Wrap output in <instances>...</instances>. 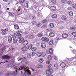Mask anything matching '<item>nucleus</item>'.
<instances>
[{"label":"nucleus","instance_id":"46","mask_svg":"<svg viewBox=\"0 0 76 76\" xmlns=\"http://www.w3.org/2000/svg\"><path fill=\"white\" fill-rule=\"evenodd\" d=\"M22 61H26V59L25 58H23L22 59Z\"/></svg>","mask_w":76,"mask_h":76},{"label":"nucleus","instance_id":"61","mask_svg":"<svg viewBox=\"0 0 76 76\" xmlns=\"http://www.w3.org/2000/svg\"><path fill=\"white\" fill-rule=\"evenodd\" d=\"M11 16L12 18H13L14 17V15H13V14H12V15H11Z\"/></svg>","mask_w":76,"mask_h":76},{"label":"nucleus","instance_id":"15","mask_svg":"<svg viewBox=\"0 0 76 76\" xmlns=\"http://www.w3.org/2000/svg\"><path fill=\"white\" fill-rule=\"evenodd\" d=\"M24 40V38H21L20 39L19 41V42L20 43H21Z\"/></svg>","mask_w":76,"mask_h":76},{"label":"nucleus","instance_id":"6","mask_svg":"<svg viewBox=\"0 0 76 76\" xmlns=\"http://www.w3.org/2000/svg\"><path fill=\"white\" fill-rule=\"evenodd\" d=\"M62 36L64 38H67L69 37V35L67 34H62Z\"/></svg>","mask_w":76,"mask_h":76},{"label":"nucleus","instance_id":"53","mask_svg":"<svg viewBox=\"0 0 76 76\" xmlns=\"http://www.w3.org/2000/svg\"><path fill=\"white\" fill-rule=\"evenodd\" d=\"M43 27L44 28H47V25H44L43 26Z\"/></svg>","mask_w":76,"mask_h":76},{"label":"nucleus","instance_id":"48","mask_svg":"<svg viewBox=\"0 0 76 76\" xmlns=\"http://www.w3.org/2000/svg\"><path fill=\"white\" fill-rule=\"evenodd\" d=\"M10 76V73H7L5 75V76Z\"/></svg>","mask_w":76,"mask_h":76},{"label":"nucleus","instance_id":"30","mask_svg":"<svg viewBox=\"0 0 76 76\" xmlns=\"http://www.w3.org/2000/svg\"><path fill=\"white\" fill-rule=\"evenodd\" d=\"M32 44H30L28 46L29 50H31V49L32 48Z\"/></svg>","mask_w":76,"mask_h":76},{"label":"nucleus","instance_id":"63","mask_svg":"<svg viewBox=\"0 0 76 76\" xmlns=\"http://www.w3.org/2000/svg\"><path fill=\"white\" fill-rule=\"evenodd\" d=\"M33 20L35 19V17H33Z\"/></svg>","mask_w":76,"mask_h":76},{"label":"nucleus","instance_id":"2","mask_svg":"<svg viewBox=\"0 0 76 76\" xmlns=\"http://www.w3.org/2000/svg\"><path fill=\"white\" fill-rule=\"evenodd\" d=\"M2 58L3 59H4V60H9L10 59V56L7 55H5V56H3L2 57Z\"/></svg>","mask_w":76,"mask_h":76},{"label":"nucleus","instance_id":"60","mask_svg":"<svg viewBox=\"0 0 76 76\" xmlns=\"http://www.w3.org/2000/svg\"><path fill=\"white\" fill-rule=\"evenodd\" d=\"M72 52H73V53L74 54H76V51H75V50H74L73 51H72Z\"/></svg>","mask_w":76,"mask_h":76},{"label":"nucleus","instance_id":"27","mask_svg":"<svg viewBox=\"0 0 76 76\" xmlns=\"http://www.w3.org/2000/svg\"><path fill=\"white\" fill-rule=\"evenodd\" d=\"M72 35H73L74 37H76V32H72Z\"/></svg>","mask_w":76,"mask_h":76},{"label":"nucleus","instance_id":"20","mask_svg":"<svg viewBox=\"0 0 76 76\" xmlns=\"http://www.w3.org/2000/svg\"><path fill=\"white\" fill-rule=\"evenodd\" d=\"M54 66L55 67V68L56 70H57L58 69V65L57 64H55Z\"/></svg>","mask_w":76,"mask_h":76},{"label":"nucleus","instance_id":"64","mask_svg":"<svg viewBox=\"0 0 76 76\" xmlns=\"http://www.w3.org/2000/svg\"><path fill=\"white\" fill-rule=\"evenodd\" d=\"M49 76H53V75H49Z\"/></svg>","mask_w":76,"mask_h":76},{"label":"nucleus","instance_id":"16","mask_svg":"<svg viewBox=\"0 0 76 76\" xmlns=\"http://www.w3.org/2000/svg\"><path fill=\"white\" fill-rule=\"evenodd\" d=\"M70 29L71 31H74V30H75V26H73L71 27Z\"/></svg>","mask_w":76,"mask_h":76},{"label":"nucleus","instance_id":"45","mask_svg":"<svg viewBox=\"0 0 76 76\" xmlns=\"http://www.w3.org/2000/svg\"><path fill=\"white\" fill-rule=\"evenodd\" d=\"M26 7L28 8V2H26Z\"/></svg>","mask_w":76,"mask_h":76},{"label":"nucleus","instance_id":"7","mask_svg":"<svg viewBox=\"0 0 76 76\" xmlns=\"http://www.w3.org/2000/svg\"><path fill=\"white\" fill-rule=\"evenodd\" d=\"M28 44V41L27 40H24L23 42V45H27Z\"/></svg>","mask_w":76,"mask_h":76},{"label":"nucleus","instance_id":"57","mask_svg":"<svg viewBox=\"0 0 76 76\" xmlns=\"http://www.w3.org/2000/svg\"><path fill=\"white\" fill-rule=\"evenodd\" d=\"M12 14V13L10 12H9V16H11Z\"/></svg>","mask_w":76,"mask_h":76},{"label":"nucleus","instance_id":"54","mask_svg":"<svg viewBox=\"0 0 76 76\" xmlns=\"http://www.w3.org/2000/svg\"><path fill=\"white\" fill-rule=\"evenodd\" d=\"M27 57L28 58H31V55H30L29 54L28 55H27Z\"/></svg>","mask_w":76,"mask_h":76},{"label":"nucleus","instance_id":"10","mask_svg":"<svg viewBox=\"0 0 76 76\" xmlns=\"http://www.w3.org/2000/svg\"><path fill=\"white\" fill-rule=\"evenodd\" d=\"M61 66L62 68L65 67L66 66V64L64 62H62L61 64Z\"/></svg>","mask_w":76,"mask_h":76},{"label":"nucleus","instance_id":"13","mask_svg":"<svg viewBox=\"0 0 76 76\" xmlns=\"http://www.w3.org/2000/svg\"><path fill=\"white\" fill-rule=\"evenodd\" d=\"M41 47L42 48H45V47H46V45H45V43H42L41 44Z\"/></svg>","mask_w":76,"mask_h":76},{"label":"nucleus","instance_id":"41","mask_svg":"<svg viewBox=\"0 0 76 76\" xmlns=\"http://www.w3.org/2000/svg\"><path fill=\"white\" fill-rule=\"evenodd\" d=\"M18 61H21L22 60V58H20V57H19L18 58Z\"/></svg>","mask_w":76,"mask_h":76},{"label":"nucleus","instance_id":"56","mask_svg":"<svg viewBox=\"0 0 76 76\" xmlns=\"http://www.w3.org/2000/svg\"><path fill=\"white\" fill-rule=\"evenodd\" d=\"M18 39H17L16 40H15L14 42V43H17V42H18Z\"/></svg>","mask_w":76,"mask_h":76},{"label":"nucleus","instance_id":"28","mask_svg":"<svg viewBox=\"0 0 76 76\" xmlns=\"http://www.w3.org/2000/svg\"><path fill=\"white\" fill-rule=\"evenodd\" d=\"M37 68H39L40 69H41L42 67V65H38L37 66Z\"/></svg>","mask_w":76,"mask_h":76},{"label":"nucleus","instance_id":"14","mask_svg":"<svg viewBox=\"0 0 76 76\" xmlns=\"http://www.w3.org/2000/svg\"><path fill=\"white\" fill-rule=\"evenodd\" d=\"M50 9L52 10H56V7L55 6H52L50 7Z\"/></svg>","mask_w":76,"mask_h":76},{"label":"nucleus","instance_id":"17","mask_svg":"<svg viewBox=\"0 0 76 76\" xmlns=\"http://www.w3.org/2000/svg\"><path fill=\"white\" fill-rule=\"evenodd\" d=\"M34 38L35 36L31 35L29 37L28 39H34Z\"/></svg>","mask_w":76,"mask_h":76},{"label":"nucleus","instance_id":"11","mask_svg":"<svg viewBox=\"0 0 76 76\" xmlns=\"http://www.w3.org/2000/svg\"><path fill=\"white\" fill-rule=\"evenodd\" d=\"M38 37H42L43 36V34L42 33H39L37 35Z\"/></svg>","mask_w":76,"mask_h":76},{"label":"nucleus","instance_id":"36","mask_svg":"<svg viewBox=\"0 0 76 76\" xmlns=\"http://www.w3.org/2000/svg\"><path fill=\"white\" fill-rule=\"evenodd\" d=\"M69 15L70 16H73V12H70L69 13Z\"/></svg>","mask_w":76,"mask_h":76},{"label":"nucleus","instance_id":"4","mask_svg":"<svg viewBox=\"0 0 76 76\" xmlns=\"http://www.w3.org/2000/svg\"><path fill=\"white\" fill-rule=\"evenodd\" d=\"M53 73V70L52 69H49L46 72L47 75H50V74H52Z\"/></svg>","mask_w":76,"mask_h":76},{"label":"nucleus","instance_id":"37","mask_svg":"<svg viewBox=\"0 0 76 76\" xmlns=\"http://www.w3.org/2000/svg\"><path fill=\"white\" fill-rule=\"evenodd\" d=\"M61 1L62 3H64L67 1V0H61Z\"/></svg>","mask_w":76,"mask_h":76},{"label":"nucleus","instance_id":"26","mask_svg":"<svg viewBox=\"0 0 76 76\" xmlns=\"http://www.w3.org/2000/svg\"><path fill=\"white\" fill-rule=\"evenodd\" d=\"M52 17L53 18H57V15L56 14H53L52 16Z\"/></svg>","mask_w":76,"mask_h":76},{"label":"nucleus","instance_id":"23","mask_svg":"<svg viewBox=\"0 0 76 76\" xmlns=\"http://www.w3.org/2000/svg\"><path fill=\"white\" fill-rule=\"evenodd\" d=\"M49 53L50 54H52L53 51V49L51 48H50L49 49Z\"/></svg>","mask_w":76,"mask_h":76},{"label":"nucleus","instance_id":"58","mask_svg":"<svg viewBox=\"0 0 76 76\" xmlns=\"http://www.w3.org/2000/svg\"><path fill=\"white\" fill-rule=\"evenodd\" d=\"M3 30L6 32L7 31H8V28H5V29H3Z\"/></svg>","mask_w":76,"mask_h":76},{"label":"nucleus","instance_id":"25","mask_svg":"<svg viewBox=\"0 0 76 76\" xmlns=\"http://www.w3.org/2000/svg\"><path fill=\"white\" fill-rule=\"evenodd\" d=\"M56 2V0H51V3L53 4H55Z\"/></svg>","mask_w":76,"mask_h":76},{"label":"nucleus","instance_id":"35","mask_svg":"<svg viewBox=\"0 0 76 76\" xmlns=\"http://www.w3.org/2000/svg\"><path fill=\"white\" fill-rule=\"evenodd\" d=\"M45 53L44 52L42 53L41 55L42 56V57H45Z\"/></svg>","mask_w":76,"mask_h":76},{"label":"nucleus","instance_id":"34","mask_svg":"<svg viewBox=\"0 0 76 76\" xmlns=\"http://www.w3.org/2000/svg\"><path fill=\"white\" fill-rule=\"evenodd\" d=\"M19 1L20 3H24V2L25 1V0H19Z\"/></svg>","mask_w":76,"mask_h":76},{"label":"nucleus","instance_id":"52","mask_svg":"<svg viewBox=\"0 0 76 76\" xmlns=\"http://www.w3.org/2000/svg\"><path fill=\"white\" fill-rule=\"evenodd\" d=\"M3 51H1L0 52V56L2 55V54H3Z\"/></svg>","mask_w":76,"mask_h":76},{"label":"nucleus","instance_id":"42","mask_svg":"<svg viewBox=\"0 0 76 76\" xmlns=\"http://www.w3.org/2000/svg\"><path fill=\"white\" fill-rule=\"evenodd\" d=\"M67 4H69V5H70L71 4H72V2L70 1H68L67 2Z\"/></svg>","mask_w":76,"mask_h":76},{"label":"nucleus","instance_id":"21","mask_svg":"<svg viewBox=\"0 0 76 76\" xmlns=\"http://www.w3.org/2000/svg\"><path fill=\"white\" fill-rule=\"evenodd\" d=\"M14 27L15 29L18 30L19 29V26L17 25H14Z\"/></svg>","mask_w":76,"mask_h":76},{"label":"nucleus","instance_id":"50","mask_svg":"<svg viewBox=\"0 0 76 76\" xmlns=\"http://www.w3.org/2000/svg\"><path fill=\"white\" fill-rule=\"evenodd\" d=\"M32 23L33 25H36L37 24V22L36 21H33L32 22Z\"/></svg>","mask_w":76,"mask_h":76},{"label":"nucleus","instance_id":"44","mask_svg":"<svg viewBox=\"0 0 76 76\" xmlns=\"http://www.w3.org/2000/svg\"><path fill=\"white\" fill-rule=\"evenodd\" d=\"M43 61H44V60H43V59H39V63H42Z\"/></svg>","mask_w":76,"mask_h":76},{"label":"nucleus","instance_id":"31","mask_svg":"<svg viewBox=\"0 0 76 76\" xmlns=\"http://www.w3.org/2000/svg\"><path fill=\"white\" fill-rule=\"evenodd\" d=\"M53 44V41L51 40L49 42V45H51Z\"/></svg>","mask_w":76,"mask_h":76},{"label":"nucleus","instance_id":"9","mask_svg":"<svg viewBox=\"0 0 76 76\" xmlns=\"http://www.w3.org/2000/svg\"><path fill=\"white\" fill-rule=\"evenodd\" d=\"M54 33L53 32H50L49 34V36L50 37H54Z\"/></svg>","mask_w":76,"mask_h":76},{"label":"nucleus","instance_id":"40","mask_svg":"<svg viewBox=\"0 0 76 76\" xmlns=\"http://www.w3.org/2000/svg\"><path fill=\"white\" fill-rule=\"evenodd\" d=\"M46 63L48 64H50V61L49 60L48 61H46Z\"/></svg>","mask_w":76,"mask_h":76},{"label":"nucleus","instance_id":"49","mask_svg":"<svg viewBox=\"0 0 76 76\" xmlns=\"http://www.w3.org/2000/svg\"><path fill=\"white\" fill-rule=\"evenodd\" d=\"M17 37H18V39H20L21 38V37L22 36H21V35H19Z\"/></svg>","mask_w":76,"mask_h":76},{"label":"nucleus","instance_id":"32","mask_svg":"<svg viewBox=\"0 0 76 76\" xmlns=\"http://www.w3.org/2000/svg\"><path fill=\"white\" fill-rule=\"evenodd\" d=\"M31 50L33 51H35L37 50V48H31Z\"/></svg>","mask_w":76,"mask_h":76},{"label":"nucleus","instance_id":"24","mask_svg":"<svg viewBox=\"0 0 76 76\" xmlns=\"http://www.w3.org/2000/svg\"><path fill=\"white\" fill-rule=\"evenodd\" d=\"M42 55L41 53V52H37V56H38V57H40V56Z\"/></svg>","mask_w":76,"mask_h":76},{"label":"nucleus","instance_id":"18","mask_svg":"<svg viewBox=\"0 0 76 76\" xmlns=\"http://www.w3.org/2000/svg\"><path fill=\"white\" fill-rule=\"evenodd\" d=\"M2 35H6V34H7V32L4 30L3 29L2 30Z\"/></svg>","mask_w":76,"mask_h":76},{"label":"nucleus","instance_id":"55","mask_svg":"<svg viewBox=\"0 0 76 76\" xmlns=\"http://www.w3.org/2000/svg\"><path fill=\"white\" fill-rule=\"evenodd\" d=\"M8 62V61H6L5 62H1V63H0V64H1V63H7Z\"/></svg>","mask_w":76,"mask_h":76},{"label":"nucleus","instance_id":"29","mask_svg":"<svg viewBox=\"0 0 76 76\" xmlns=\"http://www.w3.org/2000/svg\"><path fill=\"white\" fill-rule=\"evenodd\" d=\"M48 58L49 60H52V57L51 56H48Z\"/></svg>","mask_w":76,"mask_h":76},{"label":"nucleus","instance_id":"62","mask_svg":"<svg viewBox=\"0 0 76 76\" xmlns=\"http://www.w3.org/2000/svg\"><path fill=\"white\" fill-rule=\"evenodd\" d=\"M51 67V65H49V66H48V67L49 68H50V67Z\"/></svg>","mask_w":76,"mask_h":76},{"label":"nucleus","instance_id":"43","mask_svg":"<svg viewBox=\"0 0 76 76\" xmlns=\"http://www.w3.org/2000/svg\"><path fill=\"white\" fill-rule=\"evenodd\" d=\"M47 22V20L46 19L45 20L42 21V23H46V22Z\"/></svg>","mask_w":76,"mask_h":76},{"label":"nucleus","instance_id":"19","mask_svg":"<svg viewBox=\"0 0 76 76\" xmlns=\"http://www.w3.org/2000/svg\"><path fill=\"white\" fill-rule=\"evenodd\" d=\"M50 27L51 28H53L54 27V25L53 23H50Z\"/></svg>","mask_w":76,"mask_h":76},{"label":"nucleus","instance_id":"51","mask_svg":"<svg viewBox=\"0 0 76 76\" xmlns=\"http://www.w3.org/2000/svg\"><path fill=\"white\" fill-rule=\"evenodd\" d=\"M68 10H72V8L70 7H69L68 8Z\"/></svg>","mask_w":76,"mask_h":76},{"label":"nucleus","instance_id":"1","mask_svg":"<svg viewBox=\"0 0 76 76\" xmlns=\"http://www.w3.org/2000/svg\"><path fill=\"white\" fill-rule=\"evenodd\" d=\"M26 67V66H24L23 65H22L20 66V68L18 69L16 67H14V69L16 70L15 71H14V75H16V74H17V72H18V71L21 70V73H23V72H25L26 73H27L28 75H31V72H30V70L28 69H26L28 68V67Z\"/></svg>","mask_w":76,"mask_h":76},{"label":"nucleus","instance_id":"59","mask_svg":"<svg viewBox=\"0 0 76 76\" xmlns=\"http://www.w3.org/2000/svg\"><path fill=\"white\" fill-rule=\"evenodd\" d=\"M3 1H4V2H7L9 1V0H2Z\"/></svg>","mask_w":76,"mask_h":76},{"label":"nucleus","instance_id":"39","mask_svg":"<svg viewBox=\"0 0 76 76\" xmlns=\"http://www.w3.org/2000/svg\"><path fill=\"white\" fill-rule=\"evenodd\" d=\"M12 38L13 39V40L15 41V39H16V36H15V35H12Z\"/></svg>","mask_w":76,"mask_h":76},{"label":"nucleus","instance_id":"38","mask_svg":"<svg viewBox=\"0 0 76 76\" xmlns=\"http://www.w3.org/2000/svg\"><path fill=\"white\" fill-rule=\"evenodd\" d=\"M41 23H39L38 24H37V27H40V26H41Z\"/></svg>","mask_w":76,"mask_h":76},{"label":"nucleus","instance_id":"8","mask_svg":"<svg viewBox=\"0 0 76 76\" xmlns=\"http://www.w3.org/2000/svg\"><path fill=\"white\" fill-rule=\"evenodd\" d=\"M21 49L23 51H26L28 50V48L26 46H25L23 47Z\"/></svg>","mask_w":76,"mask_h":76},{"label":"nucleus","instance_id":"12","mask_svg":"<svg viewBox=\"0 0 76 76\" xmlns=\"http://www.w3.org/2000/svg\"><path fill=\"white\" fill-rule=\"evenodd\" d=\"M8 39L9 42H11L12 41V38L11 37H8Z\"/></svg>","mask_w":76,"mask_h":76},{"label":"nucleus","instance_id":"33","mask_svg":"<svg viewBox=\"0 0 76 76\" xmlns=\"http://www.w3.org/2000/svg\"><path fill=\"white\" fill-rule=\"evenodd\" d=\"M72 7L74 9H76V5L75 4H73L72 5Z\"/></svg>","mask_w":76,"mask_h":76},{"label":"nucleus","instance_id":"47","mask_svg":"<svg viewBox=\"0 0 76 76\" xmlns=\"http://www.w3.org/2000/svg\"><path fill=\"white\" fill-rule=\"evenodd\" d=\"M35 54H36V53H35V52H32L31 55L32 56H35Z\"/></svg>","mask_w":76,"mask_h":76},{"label":"nucleus","instance_id":"5","mask_svg":"<svg viewBox=\"0 0 76 76\" xmlns=\"http://www.w3.org/2000/svg\"><path fill=\"white\" fill-rule=\"evenodd\" d=\"M14 35H15V36H16V37H18L19 35H22V32L20 31H19L18 32V33H15Z\"/></svg>","mask_w":76,"mask_h":76},{"label":"nucleus","instance_id":"3","mask_svg":"<svg viewBox=\"0 0 76 76\" xmlns=\"http://www.w3.org/2000/svg\"><path fill=\"white\" fill-rule=\"evenodd\" d=\"M41 40L42 41L45 42H48L49 41V39L45 37H43L41 38Z\"/></svg>","mask_w":76,"mask_h":76},{"label":"nucleus","instance_id":"22","mask_svg":"<svg viewBox=\"0 0 76 76\" xmlns=\"http://www.w3.org/2000/svg\"><path fill=\"white\" fill-rule=\"evenodd\" d=\"M66 17L64 15L62 16L61 19L63 20H64L66 19Z\"/></svg>","mask_w":76,"mask_h":76}]
</instances>
